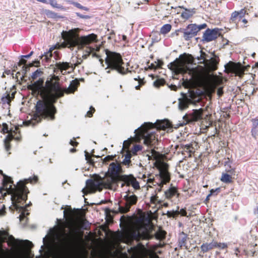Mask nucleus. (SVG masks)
Instances as JSON below:
<instances>
[{
  "label": "nucleus",
  "instance_id": "1",
  "mask_svg": "<svg viewBox=\"0 0 258 258\" xmlns=\"http://www.w3.org/2000/svg\"><path fill=\"white\" fill-rule=\"evenodd\" d=\"M59 81L58 77L53 75L47 79L45 84L43 79L39 78L28 86V89L32 91L33 96L39 95L42 99L37 101L31 119L24 122L26 125H34L40 122L43 119L54 120L57 112L54 104L57 99L62 97L64 93H74L80 85L77 80H74L71 82L68 88H63Z\"/></svg>",
  "mask_w": 258,
  "mask_h": 258
},
{
  "label": "nucleus",
  "instance_id": "2",
  "mask_svg": "<svg viewBox=\"0 0 258 258\" xmlns=\"http://www.w3.org/2000/svg\"><path fill=\"white\" fill-rule=\"evenodd\" d=\"M63 213L66 218L65 227L69 229L66 234L67 239L72 244H78L83 240L84 230L88 229V221L82 217L79 209L72 210L70 207Z\"/></svg>",
  "mask_w": 258,
  "mask_h": 258
},
{
  "label": "nucleus",
  "instance_id": "3",
  "mask_svg": "<svg viewBox=\"0 0 258 258\" xmlns=\"http://www.w3.org/2000/svg\"><path fill=\"white\" fill-rule=\"evenodd\" d=\"M3 175V188H5L8 192L12 195V201H15L17 203H21L22 201L27 200V195L29 193V191L26 184L28 183H36L38 181L37 176H34L24 180L19 181L17 185L13 188L12 185H9V184H13L12 179L6 175L4 174Z\"/></svg>",
  "mask_w": 258,
  "mask_h": 258
},
{
  "label": "nucleus",
  "instance_id": "4",
  "mask_svg": "<svg viewBox=\"0 0 258 258\" xmlns=\"http://www.w3.org/2000/svg\"><path fill=\"white\" fill-rule=\"evenodd\" d=\"M154 231H155L154 226L152 223L148 222L145 223L141 222L138 224L135 229L131 231L129 236L132 239L137 241L150 240L154 237L160 240L165 238L166 235L165 231L159 228L156 232L153 233Z\"/></svg>",
  "mask_w": 258,
  "mask_h": 258
},
{
  "label": "nucleus",
  "instance_id": "5",
  "mask_svg": "<svg viewBox=\"0 0 258 258\" xmlns=\"http://www.w3.org/2000/svg\"><path fill=\"white\" fill-rule=\"evenodd\" d=\"M154 127V124L147 122L135 131V138H130L124 141L123 147L128 150L131 144L133 142H139L142 139L144 140V144L147 146L152 147L157 142V137L155 133L150 132V130Z\"/></svg>",
  "mask_w": 258,
  "mask_h": 258
},
{
  "label": "nucleus",
  "instance_id": "6",
  "mask_svg": "<svg viewBox=\"0 0 258 258\" xmlns=\"http://www.w3.org/2000/svg\"><path fill=\"white\" fill-rule=\"evenodd\" d=\"M105 52L106 54L105 63L107 65L106 70H115L122 75L126 74L127 73L128 68H124V62L120 53L107 49L105 50Z\"/></svg>",
  "mask_w": 258,
  "mask_h": 258
},
{
  "label": "nucleus",
  "instance_id": "7",
  "mask_svg": "<svg viewBox=\"0 0 258 258\" xmlns=\"http://www.w3.org/2000/svg\"><path fill=\"white\" fill-rule=\"evenodd\" d=\"M157 168L159 171V174H156L155 177L148 178L147 182L154 186L159 185L160 188L158 191H160L163 185L170 181V174L168 171L169 165L168 164L161 163Z\"/></svg>",
  "mask_w": 258,
  "mask_h": 258
},
{
  "label": "nucleus",
  "instance_id": "8",
  "mask_svg": "<svg viewBox=\"0 0 258 258\" xmlns=\"http://www.w3.org/2000/svg\"><path fill=\"white\" fill-rule=\"evenodd\" d=\"M249 68V65L243 66L240 62L230 61L225 66V72L228 74H233L235 77L242 79L245 72H247Z\"/></svg>",
  "mask_w": 258,
  "mask_h": 258
},
{
  "label": "nucleus",
  "instance_id": "9",
  "mask_svg": "<svg viewBox=\"0 0 258 258\" xmlns=\"http://www.w3.org/2000/svg\"><path fill=\"white\" fill-rule=\"evenodd\" d=\"M78 30L75 29L62 32V38L64 40L63 44L66 47L71 48L79 46L80 37Z\"/></svg>",
  "mask_w": 258,
  "mask_h": 258
},
{
  "label": "nucleus",
  "instance_id": "10",
  "mask_svg": "<svg viewBox=\"0 0 258 258\" xmlns=\"http://www.w3.org/2000/svg\"><path fill=\"white\" fill-rule=\"evenodd\" d=\"M86 186L90 193L102 191L103 189L102 177L99 175H94L92 178L86 181Z\"/></svg>",
  "mask_w": 258,
  "mask_h": 258
},
{
  "label": "nucleus",
  "instance_id": "11",
  "mask_svg": "<svg viewBox=\"0 0 258 258\" xmlns=\"http://www.w3.org/2000/svg\"><path fill=\"white\" fill-rule=\"evenodd\" d=\"M123 200L124 203H122L123 206L118 205V212L124 214L130 211L131 207L136 205L138 201V197L135 195H129L128 194L124 196ZM118 213V212H115Z\"/></svg>",
  "mask_w": 258,
  "mask_h": 258
},
{
  "label": "nucleus",
  "instance_id": "12",
  "mask_svg": "<svg viewBox=\"0 0 258 258\" xmlns=\"http://www.w3.org/2000/svg\"><path fill=\"white\" fill-rule=\"evenodd\" d=\"M207 27L206 23L200 25L196 24H189L184 30L183 37L185 40H189L196 36L201 30L205 29Z\"/></svg>",
  "mask_w": 258,
  "mask_h": 258
},
{
  "label": "nucleus",
  "instance_id": "13",
  "mask_svg": "<svg viewBox=\"0 0 258 258\" xmlns=\"http://www.w3.org/2000/svg\"><path fill=\"white\" fill-rule=\"evenodd\" d=\"M119 180L122 181L123 183L121 184V187L125 185L127 186H132L135 189H139L140 188L139 182L137 180L136 178L132 174L122 175L119 176Z\"/></svg>",
  "mask_w": 258,
  "mask_h": 258
},
{
  "label": "nucleus",
  "instance_id": "14",
  "mask_svg": "<svg viewBox=\"0 0 258 258\" xmlns=\"http://www.w3.org/2000/svg\"><path fill=\"white\" fill-rule=\"evenodd\" d=\"M8 237L9 239V245H10V243H12L14 245L21 246L26 250H30L33 247V243L29 240H25L18 241L13 235H9Z\"/></svg>",
  "mask_w": 258,
  "mask_h": 258
},
{
  "label": "nucleus",
  "instance_id": "15",
  "mask_svg": "<svg viewBox=\"0 0 258 258\" xmlns=\"http://www.w3.org/2000/svg\"><path fill=\"white\" fill-rule=\"evenodd\" d=\"M220 35L219 29H207L203 34V40L206 42H210L216 39Z\"/></svg>",
  "mask_w": 258,
  "mask_h": 258
},
{
  "label": "nucleus",
  "instance_id": "16",
  "mask_svg": "<svg viewBox=\"0 0 258 258\" xmlns=\"http://www.w3.org/2000/svg\"><path fill=\"white\" fill-rule=\"evenodd\" d=\"M102 179L103 188L112 189V186L119 180V177H115L106 173Z\"/></svg>",
  "mask_w": 258,
  "mask_h": 258
},
{
  "label": "nucleus",
  "instance_id": "17",
  "mask_svg": "<svg viewBox=\"0 0 258 258\" xmlns=\"http://www.w3.org/2000/svg\"><path fill=\"white\" fill-rule=\"evenodd\" d=\"M97 38V36L93 33L87 36L80 37L78 47L82 48L91 43L96 42Z\"/></svg>",
  "mask_w": 258,
  "mask_h": 258
},
{
  "label": "nucleus",
  "instance_id": "18",
  "mask_svg": "<svg viewBox=\"0 0 258 258\" xmlns=\"http://www.w3.org/2000/svg\"><path fill=\"white\" fill-rule=\"evenodd\" d=\"M194 94L191 93L189 96L190 98L185 97L180 100L179 103V108L181 109H184L187 108L189 104L200 101V99L198 97H194Z\"/></svg>",
  "mask_w": 258,
  "mask_h": 258
},
{
  "label": "nucleus",
  "instance_id": "19",
  "mask_svg": "<svg viewBox=\"0 0 258 258\" xmlns=\"http://www.w3.org/2000/svg\"><path fill=\"white\" fill-rule=\"evenodd\" d=\"M186 72L188 71L190 73L192 74V76L197 79H201L205 73V68L200 66L190 69L189 68L186 67Z\"/></svg>",
  "mask_w": 258,
  "mask_h": 258
},
{
  "label": "nucleus",
  "instance_id": "20",
  "mask_svg": "<svg viewBox=\"0 0 258 258\" xmlns=\"http://www.w3.org/2000/svg\"><path fill=\"white\" fill-rule=\"evenodd\" d=\"M121 172L122 168L120 164L118 162H112L110 164L108 171L107 173L111 175L119 177L120 176L119 175V174Z\"/></svg>",
  "mask_w": 258,
  "mask_h": 258
},
{
  "label": "nucleus",
  "instance_id": "21",
  "mask_svg": "<svg viewBox=\"0 0 258 258\" xmlns=\"http://www.w3.org/2000/svg\"><path fill=\"white\" fill-rule=\"evenodd\" d=\"M180 59H176L174 61L171 62L169 66V68L175 71L176 73H186V68H182L181 63H180Z\"/></svg>",
  "mask_w": 258,
  "mask_h": 258
},
{
  "label": "nucleus",
  "instance_id": "22",
  "mask_svg": "<svg viewBox=\"0 0 258 258\" xmlns=\"http://www.w3.org/2000/svg\"><path fill=\"white\" fill-rule=\"evenodd\" d=\"M215 57H216V56L215 55ZM219 61L220 59L218 57L217 58H211L210 60H207L204 64L209 71H214L217 70Z\"/></svg>",
  "mask_w": 258,
  "mask_h": 258
},
{
  "label": "nucleus",
  "instance_id": "23",
  "mask_svg": "<svg viewBox=\"0 0 258 258\" xmlns=\"http://www.w3.org/2000/svg\"><path fill=\"white\" fill-rule=\"evenodd\" d=\"M134 255L137 257H141L146 255L147 249L141 243H138L136 246L132 248Z\"/></svg>",
  "mask_w": 258,
  "mask_h": 258
},
{
  "label": "nucleus",
  "instance_id": "24",
  "mask_svg": "<svg viewBox=\"0 0 258 258\" xmlns=\"http://www.w3.org/2000/svg\"><path fill=\"white\" fill-rule=\"evenodd\" d=\"M180 61L182 68H184V66L186 64H196V63L195 62L194 57L190 54L185 53L183 55H181L180 57Z\"/></svg>",
  "mask_w": 258,
  "mask_h": 258
},
{
  "label": "nucleus",
  "instance_id": "25",
  "mask_svg": "<svg viewBox=\"0 0 258 258\" xmlns=\"http://www.w3.org/2000/svg\"><path fill=\"white\" fill-rule=\"evenodd\" d=\"M26 201V200L23 201H22L21 203H17L15 201H12L13 205H14L15 208L16 209V210H19L20 211H21V214L20 215V220H21L22 219H23L24 218L25 209L28 206H29V205H30V204H31V203H30V204H28V205H26L25 207L21 206L19 205L18 204L23 205L24 203Z\"/></svg>",
  "mask_w": 258,
  "mask_h": 258
},
{
  "label": "nucleus",
  "instance_id": "26",
  "mask_svg": "<svg viewBox=\"0 0 258 258\" xmlns=\"http://www.w3.org/2000/svg\"><path fill=\"white\" fill-rule=\"evenodd\" d=\"M26 201V200L23 201H22L21 203H17L15 201H12L13 205H14L15 208L16 209V210H19L20 211H21V214L20 215V220H21L22 219H23L24 218L25 209L28 206H29V205H30V204H31V203H30V204H28V205H26L25 207L21 206L19 205L18 204L23 205L24 203Z\"/></svg>",
  "mask_w": 258,
  "mask_h": 258
},
{
  "label": "nucleus",
  "instance_id": "27",
  "mask_svg": "<svg viewBox=\"0 0 258 258\" xmlns=\"http://www.w3.org/2000/svg\"><path fill=\"white\" fill-rule=\"evenodd\" d=\"M204 110L203 108L193 110V112L191 114L190 118L188 121H196L202 119Z\"/></svg>",
  "mask_w": 258,
  "mask_h": 258
},
{
  "label": "nucleus",
  "instance_id": "28",
  "mask_svg": "<svg viewBox=\"0 0 258 258\" xmlns=\"http://www.w3.org/2000/svg\"><path fill=\"white\" fill-rule=\"evenodd\" d=\"M216 241L212 240L210 243H204L201 246V251L203 253L207 252L208 251L216 248Z\"/></svg>",
  "mask_w": 258,
  "mask_h": 258
},
{
  "label": "nucleus",
  "instance_id": "29",
  "mask_svg": "<svg viewBox=\"0 0 258 258\" xmlns=\"http://www.w3.org/2000/svg\"><path fill=\"white\" fill-rule=\"evenodd\" d=\"M175 195H177V198L179 197V194L178 193L177 188L175 187H170L165 191V196L168 199L173 198Z\"/></svg>",
  "mask_w": 258,
  "mask_h": 258
},
{
  "label": "nucleus",
  "instance_id": "30",
  "mask_svg": "<svg viewBox=\"0 0 258 258\" xmlns=\"http://www.w3.org/2000/svg\"><path fill=\"white\" fill-rule=\"evenodd\" d=\"M188 236L184 232H181L179 234L178 245L180 247H185L187 248L186 243Z\"/></svg>",
  "mask_w": 258,
  "mask_h": 258
},
{
  "label": "nucleus",
  "instance_id": "31",
  "mask_svg": "<svg viewBox=\"0 0 258 258\" xmlns=\"http://www.w3.org/2000/svg\"><path fill=\"white\" fill-rule=\"evenodd\" d=\"M179 8L184 9V11L181 14V17L185 20L188 19L196 13L195 9H187L183 7H179Z\"/></svg>",
  "mask_w": 258,
  "mask_h": 258
},
{
  "label": "nucleus",
  "instance_id": "32",
  "mask_svg": "<svg viewBox=\"0 0 258 258\" xmlns=\"http://www.w3.org/2000/svg\"><path fill=\"white\" fill-rule=\"evenodd\" d=\"M156 125L158 129L165 130L166 128L170 127L171 124L168 120H163L157 121Z\"/></svg>",
  "mask_w": 258,
  "mask_h": 258
},
{
  "label": "nucleus",
  "instance_id": "33",
  "mask_svg": "<svg viewBox=\"0 0 258 258\" xmlns=\"http://www.w3.org/2000/svg\"><path fill=\"white\" fill-rule=\"evenodd\" d=\"M195 152V150L192 147V144H186L183 146V153L182 154H185V153H187V155L188 157L191 156Z\"/></svg>",
  "mask_w": 258,
  "mask_h": 258
},
{
  "label": "nucleus",
  "instance_id": "34",
  "mask_svg": "<svg viewBox=\"0 0 258 258\" xmlns=\"http://www.w3.org/2000/svg\"><path fill=\"white\" fill-rule=\"evenodd\" d=\"M220 180L225 183H231L233 182V178L231 175L226 173H222Z\"/></svg>",
  "mask_w": 258,
  "mask_h": 258
},
{
  "label": "nucleus",
  "instance_id": "35",
  "mask_svg": "<svg viewBox=\"0 0 258 258\" xmlns=\"http://www.w3.org/2000/svg\"><path fill=\"white\" fill-rule=\"evenodd\" d=\"M13 140L12 134H8L4 141L5 148L7 151L11 149V142Z\"/></svg>",
  "mask_w": 258,
  "mask_h": 258
},
{
  "label": "nucleus",
  "instance_id": "36",
  "mask_svg": "<svg viewBox=\"0 0 258 258\" xmlns=\"http://www.w3.org/2000/svg\"><path fill=\"white\" fill-rule=\"evenodd\" d=\"M14 97L13 93L12 94V97L10 96V93H5L1 98L3 104H10L12 99Z\"/></svg>",
  "mask_w": 258,
  "mask_h": 258
},
{
  "label": "nucleus",
  "instance_id": "37",
  "mask_svg": "<svg viewBox=\"0 0 258 258\" xmlns=\"http://www.w3.org/2000/svg\"><path fill=\"white\" fill-rule=\"evenodd\" d=\"M0 258H10V251L8 249H4L0 244Z\"/></svg>",
  "mask_w": 258,
  "mask_h": 258
},
{
  "label": "nucleus",
  "instance_id": "38",
  "mask_svg": "<svg viewBox=\"0 0 258 258\" xmlns=\"http://www.w3.org/2000/svg\"><path fill=\"white\" fill-rule=\"evenodd\" d=\"M56 67L61 71L67 70L71 67L70 63L67 62L57 63Z\"/></svg>",
  "mask_w": 258,
  "mask_h": 258
},
{
  "label": "nucleus",
  "instance_id": "39",
  "mask_svg": "<svg viewBox=\"0 0 258 258\" xmlns=\"http://www.w3.org/2000/svg\"><path fill=\"white\" fill-rule=\"evenodd\" d=\"M201 55L200 56L197 57V59L199 60H202L198 62V63L205 64L206 61L208 60L206 59L208 55L203 51H200Z\"/></svg>",
  "mask_w": 258,
  "mask_h": 258
},
{
  "label": "nucleus",
  "instance_id": "40",
  "mask_svg": "<svg viewBox=\"0 0 258 258\" xmlns=\"http://www.w3.org/2000/svg\"><path fill=\"white\" fill-rule=\"evenodd\" d=\"M171 25L169 24L164 25L160 29V33L166 34L168 33L171 29Z\"/></svg>",
  "mask_w": 258,
  "mask_h": 258
},
{
  "label": "nucleus",
  "instance_id": "41",
  "mask_svg": "<svg viewBox=\"0 0 258 258\" xmlns=\"http://www.w3.org/2000/svg\"><path fill=\"white\" fill-rule=\"evenodd\" d=\"M142 149V146L140 145H134L133 148L131 149V151H127L128 152L131 153V154L132 155H137V152L139 151H141Z\"/></svg>",
  "mask_w": 258,
  "mask_h": 258
},
{
  "label": "nucleus",
  "instance_id": "42",
  "mask_svg": "<svg viewBox=\"0 0 258 258\" xmlns=\"http://www.w3.org/2000/svg\"><path fill=\"white\" fill-rule=\"evenodd\" d=\"M9 236V233L5 230H0V242L2 243L5 242Z\"/></svg>",
  "mask_w": 258,
  "mask_h": 258
},
{
  "label": "nucleus",
  "instance_id": "43",
  "mask_svg": "<svg viewBox=\"0 0 258 258\" xmlns=\"http://www.w3.org/2000/svg\"><path fill=\"white\" fill-rule=\"evenodd\" d=\"M239 13L237 11H235L233 12L231 14L230 22L231 23H235L236 24L237 22V18L238 17Z\"/></svg>",
  "mask_w": 258,
  "mask_h": 258
},
{
  "label": "nucleus",
  "instance_id": "44",
  "mask_svg": "<svg viewBox=\"0 0 258 258\" xmlns=\"http://www.w3.org/2000/svg\"><path fill=\"white\" fill-rule=\"evenodd\" d=\"M132 157V154L131 153L127 152L125 156V158L122 162L123 164L125 165H130L131 163V158Z\"/></svg>",
  "mask_w": 258,
  "mask_h": 258
},
{
  "label": "nucleus",
  "instance_id": "45",
  "mask_svg": "<svg viewBox=\"0 0 258 258\" xmlns=\"http://www.w3.org/2000/svg\"><path fill=\"white\" fill-rule=\"evenodd\" d=\"M165 84V81L163 79H158L154 82V85L157 88H159L160 86H164Z\"/></svg>",
  "mask_w": 258,
  "mask_h": 258
},
{
  "label": "nucleus",
  "instance_id": "46",
  "mask_svg": "<svg viewBox=\"0 0 258 258\" xmlns=\"http://www.w3.org/2000/svg\"><path fill=\"white\" fill-rule=\"evenodd\" d=\"M115 157H116V155H108L103 159L102 163L103 164L107 165L108 164V163L110 161H113Z\"/></svg>",
  "mask_w": 258,
  "mask_h": 258
},
{
  "label": "nucleus",
  "instance_id": "47",
  "mask_svg": "<svg viewBox=\"0 0 258 258\" xmlns=\"http://www.w3.org/2000/svg\"><path fill=\"white\" fill-rule=\"evenodd\" d=\"M246 13V10H245V9L241 10L239 12H238L239 13V16L237 18V23H239L241 21V20L243 18L244 15Z\"/></svg>",
  "mask_w": 258,
  "mask_h": 258
},
{
  "label": "nucleus",
  "instance_id": "48",
  "mask_svg": "<svg viewBox=\"0 0 258 258\" xmlns=\"http://www.w3.org/2000/svg\"><path fill=\"white\" fill-rule=\"evenodd\" d=\"M53 50V48H50L49 50L46 52L44 54V55H43L41 56V58L43 56L45 57V59L46 60V61H48L50 59V58L52 57V50Z\"/></svg>",
  "mask_w": 258,
  "mask_h": 258
},
{
  "label": "nucleus",
  "instance_id": "49",
  "mask_svg": "<svg viewBox=\"0 0 258 258\" xmlns=\"http://www.w3.org/2000/svg\"><path fill=\"white\" fill-rule=\"evenodd\" d=\"M178 210L179 207H177V210L175 211H168L167 213V215L168 217H175L177 215H178Z\"/></svg>",
  "mask_w": 258,
  "mask_h": 258
},
{
  "label": "nucleus",
  "instance_id": "50",
  "mask_svg": "<svg viewBox=\"0 0 258 258\" xmlns=\"http://www.w3.org/2000/svg\"><path fill=\"white\" fill-rule=\"evenodd\" d=\"M219 188H217L216 189H212L210 191V194L207 196V199H208L211 196L213 195H217L218 192H219Z\"/></svg>",
  "mask_w": 258,
  "mask_h": 258
},
{
  "label": "nucleus",
  "instance_id": "51",
  "mask_svg": "<svg viewBox=\"0 0 258 258\" xmlns=\"http://www.w3.org/2000/svg\"><path fill=\"white\" fill-rule=\"evenodd\" d=\"M10 134H12V135L13 140L14 139L17 141L21 140V136L20 131H19L17 133H16V134H13V132H12Z\"/></svg>",
  "mask_w": 258,
  "mask_h": 258
},
{
  "label": "nucleus",
  "instance_id": "52",
  "mask_svg": "<svg viewBox=\"0 0 258 258\" xmlns=\"http://www.w3.org/2000/svg\"><path fill=\"white\" fill-rule=\"evenodd\" d=\"M42 72L39 70H37L36 71L33 72L31 75L32 79L34 80L37 79L41 74H42Z\"/></svg>",
  "mask_w": 258,
  "mask_h": 258
},
{
  "label": "nucleus",
  "instance_id": "53",
  "mask_svg": "<svg viewBox=\"0 0 258 258\" xmlns=\"http://www.w3.org/2000/svg\"><path fill=\"white\" fill-rule=\"evenodd\" d=\"M216 248H219L222 249L227 248V245L225 243H218L216 241Z\"/></svg>",
  "mask_w": 258,
  "mask_h": 258
},
{
  "label": "nucleus",
  "instance_id": "54",
  "mask_svg": "<svg viewBox=\"0 0 258 258\" xmlns=\"http://www.w3.org/2000/svg\"><path fill=\"white\" fill-rule=\"evenodd\" d=\"M91 156H95L94 155H90L89 153L85 151V158L86 160L88 161L90 164L94 163V161L91 159Z\"/></svg>",
  "mask_w": 258,
  "mask_h": 258
},
{
  "label": "nucleus",
  "instance_id": "55",
  "mask_svg": "<svg viewBox=\"0 0 258 258\" xmlns=\"http://www.w3.org/2000/svg\"><path fill=\"white\" fill-rule=\"evenodd\" d=\"M50 5L55 8L59 9H63V8L62 6L59 4H57V1H50Z\"/></svg>",
  "mask_w": 258,
  "mask_h": 258
},
{
  "label": "nucleus",
  "instance_id": "56",
  "mask_svg": "<svg viewBox=\"0 0 258 258\" xmlns=\"http://www.w3.org/2000/svg\"><path fill=\"white\" fill-rule=\"evenodd\" d=\"M90 109V110L87 112L86 115L89 117H91L93 116V114L95 111V109L93 106H91Z\"/></svg>",
  "mask_w": 258,
  "mask_h": 258
},
{
  "label": "nucleus",
  "instance_id": "57",
  "mask_svg": "<svg viewBox=\"0 0 258 258\" xmlns=\"http://www.w3.org/2000/svg\"><path fill=\"white\" fill-rule=\"evenodd\" d=\"M3 128H2V132L4 134L8 133V134L10 133V130H9L8 125L7 123H4L3 124Z\"/></svg>",
  "mask_w": 258,
  "mask_h": 258
},
{
  "label": "nucleus",
  "instance_id": "58",
  "mask_svg": "<svg viewBox=\"0 0 258 258\" xmlns=\"http://www.w3.org/2000/svg\"><path fill=\"white\" fill-rule=\"evenodd\" d=\"M112 255L111 250H108L106 252L103 253L101 254V258H109V255Z\"/></svg>",
  "mask_w": 258,
  "mask_h": 258
},
{
  "label": "nucleus",
  "instance_id": "59",
  "mask_svg": "<svg viewBox=\"0 0 258 258\" xmlns=\"http://www.w3.org/2000/svg\"><path fill=\"white\" fill-rule=\"evenodd\" d=\"M138 78H138V79H137V78H135V80H136V81H137V80H138V81H139V85H138V86H136V87H135V88H136V90H139V89H140V88L141 86L144 84V83H143V81H142V80H141L140 79L139 77Z\"/></svg>",
  "mask_w": 258,
  "mask_h": 258
},
{
  "label": "nucleus",
  "instance_id": "60",
  "mask_svg": "<svg viewBox=\"0 0 258 258\" xmlns=\"http://www.w3.org/2000/svg\"><path fill=\"white\" fill-rule=\"evenodd\" d=\"M181 215L182 216H186L187 212L186 209H181L180 211L178 210V215Z\"/></svg>",
  "mask_w": 258,
  "mask_h": 258
},
{
  "label": "nucleus",
  "instance_id": "61",
  "mask_svg": "<svg viewBox=\"0 0 258 258\" xmlns=\"http://www.w3.org/2000/svg\"><path fill=\"white\" fill-rule=\"evenodd\" d=\"M158 196L157 195H155L153 196H152L150 198V202L152 204H156V203L157 201Z\"/></svg>",
  "mask_w": 258,
  "mask_h": 258
},
{
  "label": "nucleus",
  "instance_id": "62",
  "mask_svg": "<svg viewBox=\"0 0 258 258\" xmlns=\"http://www.w3.org/2000/svg\"><path fill=\"white\" fill-rule=\"evenodd\" d=\"M240 22H241L242 23V25H241L242 27L245 28V27H247L248 21L246 19H245L244 17L241 20V21Z\"/></svg>",
  "mask_w": 258,
  "mask_h": 258
},
{
  "label": "nucleus",
  "instance_id": "63",
  "mask_svg": "<svg viewBox=\"0 0 258 258\" xmlns=\"http://www.w3.org/2000/svg\"><path fill=\"white\" fill-rule=\"evenodd\" d=\"M157 69V65L155 64L154 63H151L150 65L148 66V69H146V70H148V69H149V70H156Z\"/></svg>",
  "mask_w": 258,
  "mask_h": 258
},
{
  "label": "nucleus",
  "instance_id": "64",
  "mask_svg": "<svg viewBox=\"0 0 258 258\" xmlns=\"http://www.w3.org/2000/svg\"><path fill=\"white\" fill-rule=\"evenodd\" d=\"M240 250L238 248H235L234 249V254L236 256V257L239 258L240 256Z\"/></svg>",
  "mask_w": 258,
  "mask_h": 258
}]
</instances>
